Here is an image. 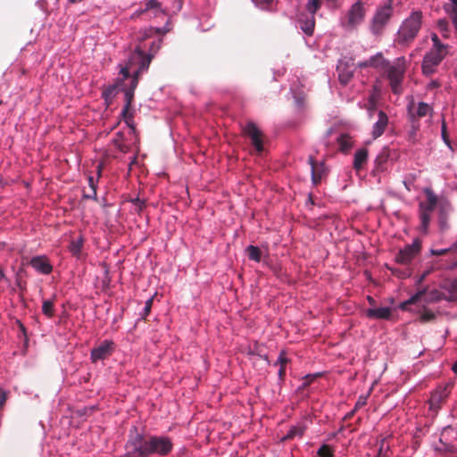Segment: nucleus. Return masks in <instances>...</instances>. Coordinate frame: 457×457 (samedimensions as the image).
<instances>
[{
  "label": "nucleus",
  "mask_w": 457,
  "mask_h": 457,
  "mask_svg": "<svg viewBox=\"0 0 457 457\" xmlns=\"http://www.w3.org/2000/svg\"><path fill=\"white\" fill-rule=\"evenodd\" d=\"M421 18V12H415L403 21L397 34L399 44L408 45L416 37L420 29Z\"/></svg>",
  "instance_id": "f03ea898"
},
{
  "label": "nucleus",
  "mask_w": 457,
  "mask_h": 457,
  "mask_svg": "<svg viewBox=\"0 0 457 457\" xmlns=\"http://www.w3.org/2000/svg\"><path fill=\"white\" fill-rule=\"evenodd\" d=\"M453 370L454 373L457 374V361L453 364Z\"/></svg>",
  "instance_id": "0e129e2a"
},
{
  "label": "nucleus",
  "mask_w": 457,
  "mask_h": 457,
  "mask_svg": "<svg viewBox=\"0 0 457 457\" xmlns=\"http://www.w3.org/2000/svg\"><path fill=\"white\" fill-rule=\"evenodd\" d=\"M403 184H404V186H405L406 189H407L408 191H411L410 183H408L407 181H403Z\"/></svg>",
  "instance_id": "680f3d73"
},
{
  "label": "nucleus",
  "mask_w": 457,
  "mask_h": 457,
  "mask_svg": "<svg viewBox=\"0 0 457 457\" xmlns=\"http://www.w3.org/2000/svg\"><path fill=\"white\" fill-rule=\"evenodd\" d=\"M247 256L250 260L259 262L262 258V251L258 246L249 245L245 249Z\"/></svg>",
  "instance_id": "c85d7f7f"
},
{
  "label": "nucleus",
  "mask_w": 457,
  "mask_h": 457,
  "mask_svg": "<svg viewBox=\"0 0 457 457\" xmlns=\"http://www.w3.org/2000/svg\"><path fill=\"white\" fill-rule=\"evenodd\" d=\"M405 73V60L403 57L397 58L392 64L385 69V74L389 80L392 91L395 94L401 92V84Z\"/></svg>",
  "instance_id": "20e7f679"
},
{
  "label": "nucleus",
  "mask_w": 457,
  "mask_h": 457,
  "mask_svg": "<svg viewBox=\"0 0 457 457\" xmlns=\"http://www.w3.org/2000/svg\"><path fill=\"white\" fill-rule=\"evenodd\" d=\"M366 316L370 319L388 320L391 316L389 307L370 308L366 311Z\"/></svg>",
  "instance_id": "6ab92c4d"
},
{
  "label": "nucleus",
  "mask_w": 457,
  "mask_h": 457,
  "mask_svg": "<svg viewBox=\"0 0 457 457\" xmlns=\"http://www.w3.org/2000/svg\"><path fill=\"white\" fill-rule=\"evenodd\" d=\"M441 134H442V138H443L444 142L448 146H450V139H449V137L447 134L446 125H445V121H443V124H442Z\"/></svg>",
  "instance_id": "a18cd8bd"
},
{
  "label": "nucleus",
  "mask_w": 457,
  "mask_h": 457,
  "mask_svg": "<svg viewBox=\"0 0 457 457\" xmlns=\"http://www.w3.org/2000/svg\"><path fill=\"white\" fill-rule=\"evenodd\" d=\"M286 376V367H280L278 370V378L280 380H284Z\"/></svg>",
  "instance_id": "4d7b16f0"
},
{
  "label": "nucleus",
  "mask_w": 457,
  "mask_h": 457,
  "mask_svg": "<svg viewBox=\"0 0 457 457\" xmlns=\"http://www.w3.org/2000/svg\"><path fill=\"white\" fill-rule=\"evenodd\" d=\"M142 71H138V70L135 72L134 76L131 79L129 87L127 88L128 90H131V91L135 92V89H136V87H137V84H138V75Z\"/></svg>",
  "instance_id": "79ce46f5"
},
{
  "label": "nucleus",
  "mask_w": 457,
  "mask_h": 457,
  "mask_svg": "<svg viewBox=\"0 0 457 457\" xmlns=\"http://www.w3.org/2000/svg\"><path fill=\"white\" fill-rule=\"evenodd\" d=\"M420 231L424 234L428 233V226L431 220V213L420 212Z\"/></svg>",
  "instance_id": "7c9ffc66"
},
{
  "label": "nucleus",
  "mask_w": 457,
  "mask_h": 457,
  "mask_svg": "<svg viewBox=\"0 0 457 457\" xmlns=\"http://www.w3.org/2000/svg\"><path fill=\"white\" fill-rule=\"evenodd\" d=\"M377 444L378 445V449L374 457H389L390 446L386 443V438L378 440Z\"/></svg>",
  "instance_id": "cd10ccee"
},
{
  "label": "nucleus",
  "mask_w": 457,
  "mask_h": 457,
  "mask_svg": "<svg viewBox=\"0 0 457 457\" xmlns=\"http://www.w3.org/2000/svg\"><path fill=\"white\" fill-rule=\"evenodd\" d=\"M84 244V238L82 236L78 237L77 238H74L71 240L69 250L70 252L76 256H79L81 253L82 247Z\"/></svg>",
  "instance_id": "5701e85b"
},
{
  "label": "nucleus",
  "mask_w": 457,
  "mask_h": 457,
  "mask_svg": "<svg viewBox=\"0 0 457 457\" xmlns=\"http://www.w3.org/2000/svg\"><path fill=\"white\" fill-rule=\"evenodd\" d=\"M432 42H433V46L431 49H441V50H445V51H448V46L447 45H445L443 44L439 37H437L436 34H433L432 35Z\"/></svg>",
  "instance_id": "4c0bfd02"
},
{
  "label": "nucleus",
  "mask_w": 457,
  "mask_h": 457,
  "mask_svg": "<svg viewBox=\"0 0 457 457\" xmlns=\"http://www.w3.org/2000/svg\"><path fill=\"white\" fill-rule=\"evenodd\" d=\"M447 54L448 51L430 49L423 58L421 64L422 73L427 77L433 75L436 71L437 66Z\"/></svg>",
  "instance_id": "423d86ee"
},
{
  "label": "nucleus",
  "mask_w": 457,
  "mask_h": 457,
  "mask_svg": "<svg viewBox=\"0 0 457 457\" xmlns=\"http://www.w3.org/2000/svg\"><path fill=\"white\" fill-rule=\"evenodd\" d=\"M171 439L164 436H144L137 429L130 433L126 443V457H149L153 454L167 456L171 453Z\"/></svg>",
  "instance_id": "f257e3e1"
},
{
  "label": "nucleus",
  "mask_w": 457,
  "mask_h": 457,
  "mask_svg": "<svg viewBox=\"0 0 457 457\" xmlns=\"http://www.w3.org/2000/svg\"><path fill=\"white\" fill-rule=\"evenodd\" d=\"M337 142L339 144L340 150L343 152L348 151L353 145L352 138L348 134L341 135L338 137Z\"/></svg>",
  "instance_id": "c756f323"
},
{
  "label": "nucleus",
  "mask_w": 457,
  "mask_h": 457,
  "mask_svg": "<svg viewBox=\"0 0 457 457\" xmlns=\"http://www.w3.org/2000/svg\"><path fill=\"white\" fill-rule=\"evenodd\" d=\"M393 14V1L386 0L383 5L377 8L371 20L370 31L373 35L379 36L388 23Z\"/></svg>",
  "instance_id": "7ed1b4c3"
},
{
  "label": "nucleus",
  "mask_w": 457,
  "mask_h": 457,
  "mask_svg": "<svg viewBox=\"0 0 457 457\" xmlns=\"http://www.w3.org/2000/svg\"><path fill=\"white\" fill-rule=\"evenodd\" d=\"M42 312L48 319L54 316V300H44L42 303Z\"/></svg>",
  "instance_id": "bb28decb"
},
{
  "label": "nucleus",
  "mask_w": 457,
  "mask_h": 457,
  "mask_svg": "<svg viewBox=\"0 0 457 457\" xmlns=\"http://www.w3.org/2000/svg\"><path fill=\"white\" fill-rule=\"evenodd\" d=\"M432 112V107L424 102H420L416 110L414 109L413 104L409 107V115L412 122L420 118L431 115Z\"/></svg>",
  "instance_id": "2eb2a0df"
},
{
  "label": "nucleus",
  "mask_w": 457,
  "mask_h": 457,
  "mask_svg": "<svg viewBox=\"0 0 457 457\" xmlns=\"http://www.w3.org/2000/svg\"><path fill=\"white\" fill-rule=\"evenodd\" d=\"M389 62L386 60L382 53H378L371 56L369 60L358 62L357 66L361 69L373 67L376 69H385L388 66Z\"/></svg>",
  "instance_id": "ddd939ff"
},
{
  "label": "nucleus",
  "mask_w": 457,
  "mask_h": 457,
  "mask_svg": "<svg viewBox=\"0 0 457 457\" xmlns=\"http://www.w3.org/2000/svg\"><path fill=\"white\" fill-rule=\"evenodd\" d=\"M367 403V396H360L357 403H355L354 409H359Z\"/></svg>",
  "instance_id": "3c124183"
},
{
  "label": "nucleus",
  "mask_w": 457,
  "mask_h": 457,
  "mask_svg": "<svg viewBox=\"0 0 457 457\" xmlns=\"http://www.w3.org/2000/svg\"><path fill=\"white\" fill-rule=\"evenodd\" d=\"M439 224L442 229H445L448 228L446 217L445 215L440 216Z\"/></svg>",
  "instance_id": "864d4df0"
},
{
  "label": "nucleus",
  "mask_w": 457,
  "mask_h": 457,
  "mask_svg": "<svg viewBox=\"0 0 457 457\" xmlns=\"http://www.w3.org/2000/svg\"><path fill=\"white\" fill-rule=\"evenodd\" d=\"M5 278L4 270L0 268V278L3 279Z\"/></svg>",
  "instance_id": "e2e57ef3"
},
{
  "label": "nucleus",
  "mask_w": 457,
  "mask_h": 457,
  "mask_svg": "<svg viewBox=\"0 0 457 457\" xmlns=\"http://www.w3.org/2000/svg\"><path fill=\"white\" fill-rule=\"evenodd\" d=\"M427 274H428V272L423 273L420 276V278H419L418 283H421L424 280V278H426Z\"/></svg>",
  "instance_id": "bf43d9fd"
},
{
  "label": "nucleus",
  "mask_w": 457,
  "mask_h": 457,
  "mask_svg": "<svg viewBox=\"0 0 457 457\" xmlns=\"http://www.w3.org/2000/svg\"><path fill=\"white\" fill-rule=\"evenodd\" d=\"M387 124H388L387 115L383 111H379L378 113V120L373 125V129H372V133H371L372 137L374 138H378L380 136H382L386 130V128L387 127Z\"/></svg>",
  "instance_id": "dca6fc26"
},
{
  "label": "nucleus",
  "mask_w": 457,
  "mask_h": 457,
  "mask_svg": "<svg viewBox=\"0 0 457 457\" xmlns=\"http://www.w3.org/2000/svg\"><path fill=\"white\" fill-rule=\"evenodd\" d=\"M256 4L262 5V6H268L270 5L273 0H253Z\"/></svg>",
  "instance_id": "5fc2aeb1"
},
{
  "label": "nucleus",
  "mask_w": 457,
  "mask_h": 457,
  "mask_svg": "<svg viewBox=\"0 0 457 457\" xmlns=\"http://www.w3.org/2000/svg\"><path fill=\"white\" fill-rule=\"evenodd\" d=\"M121 74L123 75L124 79H128L129 77V71L128 68H123L121 70Z\"/></svg>",
  "instance_id": "13d9d810"
},
{
  "label": "nucleus",
  "mask_w": 457,
  "mask_h": 457,
  "mask_svg": "<svg viewBox=\"0 0 457 457\" xmlns=\"http://www.w3.org/2000/svg\"><path fill=\"white\" fill-rule=\"evenodd\" d=\"M437 26L442 31H446L448 28V21L445 19L439 20L437 21Z\"/></svg>",
  "instance_id": "603ef678"
},
{
  "label": "nucleus",
  "mask_w": 457,
  "mask_h": 457,
  "mask_svg": "<svg viewBox=\"0 0 457 457\" xmlns=\"http://www.w3.org/2000/svg\"><path fill=\"white\" fill-rule=\"evenodd\" d=\"M308 162L312 169V181L314 185H318L327 174L324 162H317L315 158L312 155L309 156Z\"/></svg>",
  "instance_id": "f8f14e48"
},
{
  "label": "nucleus",
  "mask_w": 457,
  "mask_h": 457,
  "mask_svg": "<svg viewBox=\"0 0 457 457\" xmlns=\"http://www.w3.org/2000/svg\"><path fill=\"white\" fill-rule=\"evenodd\" d=\"M365 17V9L361 1L354 3L347 12L345 21L342 22L346 29H353L361 24Z\"/></svg>",
  "instance_id": "0eeeda50"
},
{
  "label": "nucleus",
  "mask_w": 457,
  "mask_h": 457,
  "mask_svg": "<svg viewBox=\"0 0 457 457\" xmlns=\"http://www.w3.org/2000/svg\"><path fill=\"white\" fill-rule=\"evenodd\" d=\"M287 362L288 359L286 357L285 353L281 352L275 364H278L280 367H285Z\"/></svg>",
  "instance_id": "de8ad7c7"
},
{
  "label": "nucleus",
  "mask_w": 457,
  "mask_h": 457,
  "mask_svg": "<svg viewBox=\"0 0 457 457\" xmlns=\"http://www.w3.org/2000/svg\"><path fill=\"white\" fill-rule=\"evenodd\" d=\"M318 377V374L316 375H308L305 377V379H306V382L303 384V386H306L307 385H309L312 381H313V379Z\"/></svg>",
  "instance_id": "6e6d98bb"
},
{
  "label": "nucleus",
  "mask_w": 457,
  "mask_h": 457,
  "mask_svg": "<svg viewBox=\"0 0 457 457\" xmlns=\"http://www.w3.org/2000/svg\"><path fill=\"white\" fill-rule=\"evenodd\" d=\"M320 8V0H308L306 4V9L309 12V14L314 16L316 12Z\"/></svg>",
  "instance_id": "c9c22d12"
},
{
  "label": "nucleus",
  "mask_w": 457,
  "mask_h": 457,
  "mask_svg": "<svg viewBox=\"0 0 457 457\" xmlns=\"http://www.w3.org/2000/svg\"><path fill=\"white\" fill-rule=\"evenodd\" d=\"M367 299H368V301H369V303L370 304H374L375 303V300L371 296H368Z\"/></svg>",
  "instance_id": "052dcab7"
},
{
  "label": "nucleus",
  "mask_w": 457,
  "mask_h": 457,
  "mask_svg": "<svg viewBox=\"0 0 457 457\" xmlns=\"http://www.w3.org/2000/svg\"><path fill=\"white\" fill-rule=\"evenodd\" d=\"M113 352V343L104 341L97 347L91 350L90 359L92 362L104 361L110 357Z\"/></svg>",
  "instance_id": "9b49d317"
},
{
  "label": "nucleus",
  "mask_w": 457,
  "mask_h": 457,
  "mask_svg": "<svg viewBox=\"0 0 457 457\" xmlns=\"http://www.w3.org/2000/svg\"><path fill=\"white\" fill-rule=\"evenodd\" d=\"M450 251H451V248H444V249H440V250L432 249L431 253H432V255L441 256V255L446 254Z\"/></svg>",
  "instance_id": "8fccbe9b"
},
{
  "label": "nucleus",
  "mask_w": 457,
  "mask_h": 457,
  "mask_svg": "<svg viewBox=\"0 0 457 457\" xmlns=\"http://www.w3.org/2000/svg\"><path fill=\"white\" fill-rule=\"evenodd\" d=\"M154 31H155V32H157V33H161V29H154ZM153 33H154V29H148V30H145V31L142 33V35H141V37H139V39H140V40H142V41H143V40H145V39H147V38L151 37H152V35H153Z\"/></svg>",
  "instance_id": "49530a36"
},
{
  "label": "nucleus",
  "mask_w": 457,
  "mask_h": 457,
  "mask_svg": "<svg viewBox=\"0 0 457 457\" xmlns=\"http://www.w3.org/2000/svg\"><path fill=\"white\" fill-rule=\"evenodd\" d=\"M427 201L419 205L420 212L432 213L437 204V197L431 190H426Z\"/></svg>",
  "instance_id": "a211bd4d"
},
{
  "label": "nucleus",
  "mask_w": 457,
  "mask_h": 457,
  "mask_svg": "<svg viewBox=\"0 0 457 457\" xmlns=\"http://www.w3.org/2000/svg\"><path fill=\"white\" fill-rule=\"evenodd\" d=\"M131 202L134 204L135 210L137 213H140L145 206V202L139 198H135Z\"/></svg>",
  "instance_id": "37998d69"
},
{
  "label": "nucleus",
  "mask_w": 457,
  "mask_h": 457,
  "mask_svg": "<svg viewBox=\"0 0 457 457\" xmlns=\"http://www.w3.org/2000/svg\"><path fill=\"white\" fill-rule=\"evenodd\" d=\"M421 250V242L415 239L412 244L405 245L401 249L395 257L397 263L402 265H409L420 254Z\"/></svg>",
  "instance_id": "6e6552de"
},
{
  "label": "nucleus",
  "mask_w": 457,
  "mask_h": 457,
  "mask_svg": "<svg viewBox=\"0 0 457 457\" xmlns=\"http://www.w3.org/2000/svg\"><path fill=\"white\" fill-rule=\"evenodd\" d=\"M425 295V290H420L418 293H416L414 295H412L409 300L405 301L401 304V308L403 310H406L407 306L412 303H415L418 300L421 298L422 295Z\"/></svg>",
  "instance_id": "f704fd0d"
},
{
  "label": "nucleus",
  "mask_w": 457,
  "mask_h": 457,
  "mask_svg": "<svg viewBox=\"0 0 457 457\" xmlns=\"http://www.w3.org/2000/svg\"><path fill=\"white\" fill-rule=\"evenodd\" d=\"M162 46V39H154L152 41L148 53H145V50L137 46L135 49V52L132 55V60L136 61L138 63V71H145L148 69L154 54L158 52Z\"/></svg>",
  "instance_id": "39448f33"
},
{
  "label": "nucleus",
  "mask_w": 457,
  "mask_h": 457,
  "mask_svg": "<svg viewBox=\"0 0 457 457\" xmlns=\"http://www.w3.org/2000/svg\"><path fill=\"white\" fill-rule=\"evenodd\" d=\"M112 143L115 147L121 153L126 154L130 151V146L125 143H123V135L120 132H118L115 137L112 139Z\"/></svg>",
  "instance_id": "393cba45"
},
{
  "label": "nucleus",
  "mask_w": 457,
  "mask_h": 457,
  "mask_svg": "<svg viewBox=\"0 0 457 457\" xmlns=\"http://www.w3.org/2000/svg\"><path fill=\"white\" fill-rule=\"evenodd\" d=\"M453 386V383L449 382L445 385L439 386L432 394L429 399L430 408L433 410H438L442 404L448 398L451 390Z\"/></svg>",
  "instance_id": "1a4fd4ad"
},
{
  "label": "nucleus",
  "mask_w": 457,
  "mask_h": 457,
  "mask_svg": "<svg viewBox=\"0 0 457 457\" xmlns=\"http://www.w3.org/2000/svg\"><path fill=\"white\" fill-rule=\"evenodd\" d=\"M244 133L251 139L252 145L258 153L263 151L262 132L253 122H248L243 129Z\"/></svg>",
  "instance_id": "9d476101"
},
{
  "label": "nucleus",
  "mask_w": 457,
  "mask_h": 457,
  "mask_svg": "<svg viewBox=\"0 0 457 457\" xmlns=\"http://www.w3.org/2000/svg\"><path fill=\"white\" fill-rule=\"evenodd\" d=\"M124 93H125V105H124L122 111H125V112L131 111L130 108H131L133 99H134V92L131 90L125 89Z\"/></svg>",
  "instance_id": "72a5a7b5"
},
{
  "label": "nucleus",
  "mask_w": 457,
  "mask_h": 457,
  "mask_svg": "<svg viewBox=\"0 0 457 457\" xmlns=\"http://www.w3.org/2000/svg\"><path fill=\"white\" fill-rule=\"evenodd\" d=\"M154 11V15L157 16L159 13L163 12L161 8V4L157 0H149L144 9L140 11V13H145L148 11Z\"/></svg>",
  "instance_id": "a878e982"
},
{
  "label": "nucleus",
  "mask_w": 457,
  "mask_h": 457,
  "mask_svg": "<svg viewBox=\"0 0 457 457\" xmlns=\"http://www.w3.org/2000/svg\"><path fill=\"white\" fill-rule=\"evenodd\" d=\"M117 92V86H109L103 91V97L104 98L106 104L109 105L112 103V98L115 96Z\"/></svg>",
  "instance_id": "2f4dec72"
},
{
  "label": "nucleus",
  "mask_w": 457,
  "mask_h": 457,
  "mask_svg": "<svg viewBox=\"0 0 457 457\" xmlns=\"http://www.w3.org/2000/svg\"><path fill=\"white\" fill-rule=\"evenodd\" d=\"M387 158H388V155L386 152H382L380 153L377 158H376V163L378 166H381L382 164H384L385 162H386L387 161Z\"/></svg>",
  "instance_id": "c03bdc74"
},
{
  "label": "nucleus",
  "mask_w": 457,
  "mask_h": 457,
  "mask_svg": "<svg viewBox=\"0 0 457 457\" xmlns=\"http://www.w3.org/2000/svg\"><path fill=\"white\" fill-rule=\"evenodd\" d=\"M88 185L91 188V195H83L87 199H96V185L92 176L88 177Z\"/></svg>",
  "instance_id": "58836bf2"
},
{
  "label": "nucleus",
  "mask_w": 457,
  "mask_h": 457,
  "mask_svg": "<svg viewBox=\"0 0 457 457\" xmlns=\"http://www.w3.org/2000/svg\"><path fill=\"white\" fill-rule=\"evenodd\" d=\"M410 275H411V272H407V273H406V272H404V273H403V277H409Z\"/></svg>",
  "instance_id": "338daca9"
},
{
  "label": "nucleus",
  "mask_w": 457,
  "mask_h": 457,
  "mask_svg": "<svg viewBox=\"0 0 457 457\" xmlns=\"http://www.w3.org/2000/svg\"><path fill=\"white\" fill-rule=\"evenodd\" d=\"M29 264L33 269H35L37 272L48 275L53 270V266L49 262L48 259L45 255H39L33 257Z\"/></svg>",
  "instance_id": "4468645a"
},
{
  "label": "nucleus",
  "mask_w": 457,
  "mask_h": 457,
  "mask_svg": "<svg viewBox=\"0 0 457 457\" xmlns=\"http://www.w3.org/2000/svg\"><path fill=\"white\" fill-rule=\"evenodd\" d=\"M338 79L344 86L347 85L353 76V71L349 70L346 64L340 63L337 66Z\"/></svg>",
  "instance_id": "aec40b11"
},
{
  "label": "nucleus",
  "mask_w": 457,
  "mask_h": 457,
  "mask_svg": "<svg viewBox=\"0 0 457 457\" xmlns=\"http://www.w3.org/2000/svg\"><path fill=\"white\" fill-rule=\"evenodd\" d=\"M435 318H436L435 313L429 310H425L420 315V320L422 322L431 321Z\"/></svg>",
  "instance_id": "a19ab883"
},
{
  "label": "nucleus",
  "mask_w": 457,
  "mask_h": 457,
  "mask_svg": "<svg viewBox=\"0 0 457 457\" xmlns=\"http://www.w3.org/2000/svg\"><path fill=\"white\" fill-rule=\"evenodd\" d=\"M182 6V0H179V9H180Z\"/></svg>",
  "instance_id": "69168bd1"
},
{
  "label": "nucleus",
  "mask_w": 457,
  "mask_h": 457,
  "mask_svg": "<svg viewBox=\"0 0 457 457\" xmlns=\"http://www.w3.org/2000/svg\"><path fill=\"white\" fill-rule=\"evenodd\" d=\"M300 29L308 36H312L315 27V18L311 14H301L298 18Z\"/></svg>",
  "instance_id": "f3484780"
},
{
  "label": "nucleus",
  "mask_w": 457,
  "mask_h": 457,
  "mask_svg": "<svg viewBox=\"0 0 457 457\" xmlns=\"http://www.w3.org/2000/svg\"><path fill=\"white\" fill-rule=\"evenodd\" d=\"M153 298H149L145 303V307L143 309V312H141V318L143 320H145L146 319V316L149 315V313L151 312V309H152V305H153Z\"/></svg>",
  "instance_id": "ea45409f"
},
{
  "label": "nucleus",
  "mask_w": 457,
  "mask_h": 457,
  "mask_svg": "<svg viewBox=\"0 0 457 457\" xmlns=\"http://www.w3.org/2000/svg\"><path fill=\"white\" fill-rule=\"evenodd\" d=\"M7 401V392L0 387V411L4 408Z\"/></svg>",
  "instance_id": "09e8293b"
},
{
  "label": "nucleus",
  "mask_w": 457,
  "mask_h": 457,
  "mask_svg": "<svg viewBox=\"0 0 457 457\" xmlns=\"http://www.w3.org/2000/svg\"><path fill=\"white\" fill-rule=\"evenodd\" d=\"M317 454L320 457H334V450L328 445H322L319 448Z\"/></svg>",
  "instance_id": "473e14b6"
},
{
  "label": "nucleus",
  "mask_w": 457,
  "mask_h": 457,
  "mask_svg": "<svg viewBox=\"0 0 457 457\" xmlns=\"http://www.w3.org/2000/svg\"><path fill=\"white\" fill-rule=\"evenodd\" d=\"M444 9L451 18L457 32V0H450V3L445 4Z\"/></svg>",
  "instance_id": "412c9836"
},
{
  "label": "nucleus",
  "mask_w": 457,
  "mask_h": 457,
  "mask_svg": "<svg viewBox=\"0 0 457 457\" xmlns=\"http://www.w3.org/2000/svg\"><path fill=\"white\" fill-rule=\"evenodd\" d=\"M121 116L126 122V124L132 129H135L134 121H133V112L132 111H122Z\"/></svg>",
  "instance_id": "e433bc0d"
},
{
  "label": "nucleus",
  "mask_w": 457,
  "mask_h": 457,
  "mask_svg": "<svg viewBox=\"0 0 457 457\" xmlns=\"http://www.w3.org/2000/svg\"><path fill=\"white\" fill-rule=\"evenodd\" d=\"M305 431L304 426H294L292 427L287 434L282 438L283 441L292 440L295 437H302Z\"/></svg>",
  "instance_id": "b1692460"
},
{
  "label": "nucleus",
  "mask_w": 457,
  "mask_h": 457,
  "mask_svg": "<svg viewBox=\"0 0 457 457\" xmlns=\"http://www.w3.org/2000/svg\"><path fill=\"white\" fill-rule=\"evenodd\" d=\"M453 284L457 287V278L454 280Z\"/></svg>",
  "instance_id": "774afa93"
},
{
  "label": "nucleus",
  "mask_w": 457,
  "mask_h": 457,
  "mask_svg": "<svg viewBox=\"0 0 457 457\" xmlns=\"http://www.w3.org/2000/svg\"><path fill=\"white\" fill-rule=\"evenodd\" d=\"M368 160V150L366 148L359 149L354 154L353 168L361 170Z\"/></svg>",
  "instance_id": "4be33fe9"
}]
</instances>
